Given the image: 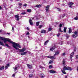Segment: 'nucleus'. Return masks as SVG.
I'll list each match as a JSON object with an SVG mask.
<instances>
[{
  "label": "nucleus",
  "mask_w": 78,
  "mask_h": 78,
  "mask_svg": "<svg viewBox=\"0 0 78 78\" xmlns=\"http://www.w3.org/2000/svg\"><path fill=\"white\" fill-rule=\"evenodd\" d=\"M29 76H30V77H33V74H30L29 75Z\"/></svg>",
  "instance_id": "72a5a7b5"
},
{
  "label": "nucleus",
  "mask_w": 78,
  "mask_h": 78,
  "mask_svg": "<svg viewBox=\"0 0 78 78\" xmlns=\"http://www.w3.org/2000/svg\"><path fill=\"white\" fill-rule=\"evenodd\" d=\"M28 37H29V36H28Z\"/></svg>",
  "instance_id": "774afa93"
},
{
  "label": "nucleus",
  "mask_w": 78,
  "mask_h": 78,
  "mask_svg": "<svg viewBox=\"0 0 78 78\" xmlns=\"http://www.w3.org/2000/svg\"><path fill=\"white\" fill-rule=\"evenodd\" d=\"M59 54V52L58 51L56 52L55 53L54 55V56H55L56 55H58V54Z\"/></svg>",
  "instance_id": "f3484780"
},
{
  "label": "nucleus",
  "mask_w": 78,
  "mask_h": 78,
  "mask_svg": "<svg viewBox=\"0 0 78 78\" xmlns=\"http://www.w3.org/2000/svg\"><path fill=\"white\" fill-rule=\"evenodd\" d=\"M23 6L26 7V6H27V4H26V3H25L24 4Z\"/></svg>",
  "instance_id": "c9c22d12"
},
{
  "label": "nucleus",
  "mask_w": 78,
  "mask_h": 78,
  "mask_svg": "<svg viewBox=\"0 0 78 78\" xmlns=\"http://www.w3.org/2000/svg\"><path fill=\"white\" fill-rule=\"evenodd\" d=\"M36 24L37 26H39V22H37L36 23Z\"/></svg>",
  "instance_id": "a878e982"
},
{
  "label": "nucleus",
  "mask_w": 78,
  "mask_h": 78,
  "mask_svg": "<svg viewBox=\"0 0 78 78\" xmlns=\"http://www.w3.org/2000/svg\"><path fill=\"white\" fill-rule=\"evenodd\" d=\"M59 36H60V34H57V37H59Z\"/></svg>",
  "instance_id": "49530a36"
},
{
  "label": "nucleus",
  "mask_w": 78,
  "mask_h": 78,
  "mask_svg": "<svg viewBox=\"0 0 78 78\" xmlns=\"http://www.w3.org/2000/svg\"><path fill=\"white\" fill-rule=\"evenodd\" d=\"M63 70L61 69V71H62V72L64 74H66V72H65V71H66V70H64V68H63Z\"/></svg>",
  "instance_id": "2eb2a0df"
},
{
  "label": "nucleus",
  "mask_w": 78,
  "mask_h": 78,
  "mask_svg": "<svg viewBox=\"0 0 78 78\" xmlns=\"http://www.w3.org/2000/svg\"><path fill=\"white\" fill-rule=\"evenodd\" d=\"M32 22V20L31 19H30L29 20V23L30 25H33V23Z\"/></svg>",
  "instance_id": "6e6552de"
},
{
  "label": "nucleus",
  "mask_w": 78,
  "mask_h": 78,
  "mask_svg": "<svg viewBox=\"0 0 78 78\" xmlns=\"http://www.w3.org/2000/svg\"><path fill=\"white\" fill-rule=\"evenodd\" d=\"M53 63V61H50V62H49V64H52Z\"/></svg>",
  "instance_id": "7c9ffc66"
},
{
  "label": "nucleus",
  "mask_w": 78,
  "mask_h": 78,
  "mask_svg": "<svg viewBox=\"0 0 78 78\" xmlns=\"http://www.w3.org/2000/svg\"><path fill=\"white\" fill-rule=\"evenodd\" d=\"M55 46H53L52 47H51L50 49V51H53V50H55Z\"/></svg>",
  "instance_id": "423d86ee"
},
{
  "label": "nucleus",
  "mask_w": 78,
  "mask_h": 78,
  "mask_svg": "<svg viewBox=\"0 0 78 78\" xmlns=\"http://www.w3.org/2000/svg\"><path fill=\"white\" fill-rule=\"evenodd\" d=\"M65 61L63 60V62H62V64L63 66H64V67H63V70H73V69L71 68L70 67H67L66 66H65Z\"/></svg>",
  "instance_id": "f03ea898"
},
{
  "label": "nucleus",
  "mask_w": 78,
  "mask_h": 78,
  "mask_svg": "<svg viewBox=\"0 0 78 78\" xmlns=\"http://www.w3.org/2000/svg\"><path fill=\"white\" fill-rule=\"evenodd\" d=\"M48 30L49 31H51V30H52V29L51 27L49 28L48 29Z\"/></svg>",
  "instance_id": "cd10ccee"
},
{
  "label": "nucleus",
  "mask_w": 78,
  "mask_h": 78,
  "mask_svg": "<svg viewBox=\"0 0 78 78\" xmlns=\"http://www.w3.org/2000/svg\"><path fill=\"white\" fill-rule=\"evenodd\" d=\"M59 27L60 28H61V27H62V24H61V23L60 24Z\"/></svg>",
  "instance_id": "c85d7f7f"
},
{
  "label": "nucleus",
  "mask_w": 78,
  "mask_h": 78,
  "mask_svg": "<svg viewBox=\"0 0 78 78\" xmlns=\"http://www.w3.org/2000/svg\"><path fill=\"white\" fill-rule=\"evenodd\" d=\"M77 70L78 71V67L77 68Z\"/></svg>",
  "instance_id": "680f3d73"
},
{
  "label": "nucleus",
  "mask_w": 78,
  "mask_h": 78,
  "mask_svg": "<svg viewBox=\"0 0 78 78\" xmlns=\"http://www.w3.org/2000/svg\"><path fill=\"white\" fill-rule=\"evenodd\" d=\"M62 55L63 56H65V55H66V53H63Z\"/></svg>",
  "instance_id": "79ce46f5"
},
{
  "label": "nucleus",
  "mask_w": 78,
  "mask_h": 78,
  "mask_svg": "<svg viewBox=\"0 0 78 78\" xmlns=\"http://www.w3.org/2000/svg\"><path fill=\"white\" fill-rule=\"evenodd\" d=\"M21 14H22V15H24L25 14H26V12H22L21 13Z\"/></svg>",
  "instance_id": "4c0bfd02"
},
{
  "label": "nucleus",
  "mask_w": 78,
  "mask_h": 78,
  "mask_svg": "<svg viewBox=\"0 0 78 78\" xmlns=\"http://www.w3.org/2000/svg\"><path fill=\"white\" fill-rule=\"evenodd\" d=\"M5 55H6V53H5Z\"/></svg>",
  "instance_id": "0e129e2a"
},
{
  "label": "nucleus",
  "mask_w": 78,
  "mask_h": 78,
  "mask_svg": "<svg viewBox=\"0 0 78 78\" xmlns=\"http://www.w3.org/2000/svg\"><path fill=\"white\" fill-rule=\"evenodd\" d=\"M65 76V78H67V76H68V75L67 76Z\"/></svg>",
  "instance_id": "3c124183"
},
{
  "label": "nucleus",
  "mask_w": 78,
  "mask_h": 78,
  "mask_svg": "<svg viewBox=\"0 0 78 78\" xmlns=\"http://www.w3.org/2000/svg\"><path fill=\"white\" fill-rule=\"evenodd\" d=\"M27 11L28 12H31V10L30 9H28L27 10Z\"/></svg>",
  "instance_id": "412c9836"
},
{
  "label": "nucleus",
  "mask_w": 78,
  "mask_h": 78,
  "mask_svg": "<svg viewBox=\"0 0 78 78\" xmlns=\"http://www.w3.org/2000/svg\"><path fill=\"white\" fill-rule=\"evenodd\" d=\"M71 61H72V60H71Z\"/></svg>",
  "instance_id": "69168bd1"
},
{
  "label": "nucleus",
  "mask_w": 78,
  "mask_h": 78,
  "mask_svg": "<svg viewBox=\"0 0 78 78\" xmlns=\"http://www.w3.org/2000/svg\"><path fill=\"white\" fill-rule=\"evenodd\" d=\"M67 30V27H64L63 30V31L64 33H66V30Z\"/></svg>",
  "instance_id": "4be33fe9"
},
{
  "label": "nucleus",
  "mask_w": 78,
  "mask_h": 78,
  "mask_svg": "<svg viewBox=\"0 0 78 78\" xmlns=\"http://www.w3.org/2000/svg\"><path fill=\"white\" fill-rule=\"evenodd\" d=\"M55 56H48V58H50V59H55Z\"/></svg>",
  "instance_id": "0eeeda50"
},
{
  "label": "nucleus",
  "mask_w": 78,
  "mask_h": 78,
  "mask_svg": "<svg viewBox=\"0 0 78 78\" xmlns=\"http://www.w3.org/2000/svg\"><path fill=\"white\" fill-rule=\"evenodd\" d=\"M0 45H4V44H3V43L0 41Z\"/></svg>",
  "instance_id": "393cba45"
},
{
  "label": "nucleus",
  "mask_w": 78,
  "mask_h": 78,
  "mask_svg": "<svg viewBox=\"0 0 78 78\" xmlns=\"http://www.w3.org/2000/svg\"><path fill=\"white\" fill-rule=\"evenodd\" d=\"M2 49V47H0V49Z\"/></svg>",
  "instance_id": "bf43d9fd"
},
{
  "label": "nucleus",
  "mask_w": 78,
  "mask_h": 78,
  "mask_svg": "<svg viewBox=\"0 0 78 78\" xmlns=\"http://www.w3.org/2000/svg\"><path fill=\"white\" fill-rule=\"evenodd\" d=\"M27 29L28 30H30V28L28 27H27Z\"/></svg>",
  "instance_id": "603ef678"
},
{
  "label": "nucleus",
  "mask_w": 78,
  "mask_h": 78,
  "mask_svg": "<svg viewBox=\"0 0 78 78\" xmlns=\"http://www.w3.org/2000/svg\"><path fill=\"white\" fill-rule=\"evenodd\" d=\"M27 35H29L30 34V33L29 32H28L26 34Z\"/></svg>",
  "instance_id": "a19ab883"
},
{
  "label": "nucleus",
  "mask_w": 78,
  "mask_h": 78,
  "mask_svg": "<svg viewBox=\"0 0 78 78\" xmlns=\"http://www.w3.org/2000/svg\"><path fill=\"white\" fill-rule=\"evenodd\" d=\"M52 67V66H51V65H50L49 66V68H50V69Z\"/></svg>",
  "instance_id": "a18cd8bd"
},
{
  "label": "nucleus",
  "mask_w": 78,
  "mask_h": 78,
  "mask_svg": "<svg viewBox=\"0 0 78 78\" xmlns=\"http://www.w3.org/2000/svg\"><path fill=\"white\" fill-rule=\"evenodd\" d=\"M12 0H10V1H12Z\"/></svg>",
  "instance_id": "338daca9"
},
{
  "label": "nucleus",
  "mask_w": 78,
  "mask_h": 78,
  "mask_svg": "<svg viewBox=\"0 0 78 78\" xmlns=\"http://www.w3.org/2000/svg\"><path fill=\"white\" fill-rule=\"evenodd\" d=\"M74 34L76 35H78V32H77L76 31H75L74 33Z\"/></svg>",
  "instance_id": "bb28decb"
},
{
  "label": "nucleus",
  "mask_w": 78,
  "mask_h": 78,
  "mask_svg": "<svg viewBox=\"0 0 78 78\" xmlns=\"http://www.w3.org/2000/svg\"><path fill=\"white\" fill-rule=\"evenodd\" d=\"M49 8H50V5H47L46 7V11L47 12H48V11L49 10Z\"/></svg>",
  "instance_id": "20e7f679"
},
{
  "label": "nucleus",
  "mask_w": 78,
  "mask_h": 78,
  "mask_svg": "<svg viewBox=\"0 0 78 78\" xmlns=\"http://www.w3.org/2000/svg\"><path fill=\"white\" fill-rule=\"evenodd\" d=\"M76 59H78V55H76Z\"/></svg>",
  "instance_id": "de8ad7c7"
},
{
  "label": "nucleus",
  "mask_w": 78,
  "mask_h": 78,
  "mask_svg": "<svg viewBox=\"0 0 78 78\" xmlns=\"http://www.w3.org/2000/svg\"><path fill=\"white\" fill-rule=\"evenodd\" d=\"M69 33H72V30H71V28H69Z\"/></svg>",
  "instance_id": "b1692460"
},
{
  "label": "nucleus",
  "mask_w": 78,
  "mask_h": 78,
  "mask_svg": "<svg viewBox=\"0 0 78 78\" xmlns=\"http://www.w3.org/2000/svg\"><path fill=\"white\" fill-rule=\"evenodd\" d=\"M2 9V7L1 6H0V10H1Z\"/></svg>",
  "instance_id": "6e6d98bb"
},
{
  "label": "nucleus",
  "mask_w": 78,
  "mask_h": 78,
  "mask_svg": "<svg viewBox=\"0 0 78 78\" xmlns=\"http://www.w3.org/2000/svg\"><path fill=\"white\" fill-rule=\"evenodd\" d=\"M5 45L7 47H9V46L8 45V44H5Z\"/></svg>",
  "instance_id": "f704fd0d"
},
{
  "label": "nucleus",
  "mask_w": 78,
  "mask_h": 78,
  "mask_svg": "<svg viewBox=\"0 0 78 78\" xmlns=\"http://www.w3.org/2000/svg\"><path fill=\"white\" fill-rule=\"evenodd\" d=\"M42 27V25H40L39 26V28H41Z\"/></svg>",
  "instance_id": "2f4dec72"
},
{
  "label": "nucleus",
  "mask_w": 78,
  "mask_h": 78,
  "mask_svg": "<svg viewBox=\"0 0 78 78\" xmlns=\"http://www.w3.org/2000/svg\"><path fill=\"white\" fill-rule=\"evenodd\" d=\"M27 66L29 69H32L33 68V66H32V65L30 64H28L27 65Z\"/></svg>",
  "instance_id": "39448f33"
},
{
  "label": "nucleus",
  "mask_w": 78,
  "mask_h": 78,
  "mask_svg": "<svg viewBox=\"0 0 78 78\" xmlns=\"http://www.w3.org/2000/svg\"><path fill=\"white\" fill-rule=\"evenodd\" d=\"M73 55H74V52H73L72 53H71V54L70 55V59H71L72 58L73 56Z\"/></svg>",
  "instance_id": "1a4fd4ad"
},
{
  "label": "nucleus",
  "mask_w": 78,
  "mask_h": 78,
  "mask_svg": "<svg viewBox=\"0 0 78 78\" xmlns=\"http://www.w3.org/2000/svg\"><path fill=\"white\" fill-rule=\"evenodd\" d=\"M66 14L61 15L60 17V19H62V18H63V17L65 16H66Z\"/></svg>",
  "instance_id": "9b49d317"
},
{
  "label": "nucleus",
  "mask_w": 78,
  "mask_h": 78,
  "mask_svg": "<svg viewBox=\"0 0 78 78\" xmlns=\"http://www.w3.org/2000/svg\"><path fill=\"white\" fill-rule=\"evenodd\" d=\"M16 20H18V21L19 20V18H17L16 19Z\"/></svg>",
  "instance_id": "09e8293b"
},
{
  "label": "nucleus",
  "mask_w": 78,
  "mask_h": 78,
  "mask_svg": "<svg viewBox=\"0 0 78 78\" xmlns=\"http://www.w3.org/2000/svg\"><path fill=\"white\" fill-rule=\"evenodd\" d=\"M74 3H73L72 2H69L68 3V5H69V7L70 8H72L73 6H72V5H74Z\"/></svg>",
  "instance_id": "7ed1b4c3"
},
{
  "label": "nucleus",
  "mask_w": 78,
  "mask_h": 78,
  "mask_svg": "<svg viewBox=\"0 0 78 78\" xmlns=\"http://www.w3.org/2000/svg\"><path fill=\"white\" fill-rule=\"evenodd\" d=\"M49 72L51 73H56V71L51 70H50Z\"/></svg>",
  "instance_id": "9d476101"
},
{
  "label": "nucleus",
  "mask_w": 78,
  "mask_h": 78,
  "mask_svg": "<svg viewBox=\"0 0 78 78\" xmlns=\"http://www.w3.org/2000/svg\"><path fill=\"white\" fill-rule=\"evenodd\" d=\"M15 17L16 18H19V16L18 15H16Z\"/></svg>",
  "instance_id": "473e14b6"
},
{
  "label": "nucleus",
  "mask_w": 78,
  "mask_h": 78,
  "mask_svg": "<svg viewBox=\"0 0 78 78\" xmlns=\"http://www.w3.org/2000/svg\"><path fill=\"white\" fill-rule=\"evenodd\" d=\"M41 33H45V32H46V30H41Z\"/></svg>",
  "instance_id": "a211bd4d"
},
{
  "label": "nucleus",
  "mask_w": 78,
  "mask_h": 78,
  "mask_svg": "<svg viewBox=\"0 0 78 78\" xmlns=\"http://www.w3.org/2000/svg\"><path fill=\"white\" fill-rule=\"evenodd\" d=\"M37 48V47H36V48Z\"/></svg>",
  "instance_id": "e2e57ef3"
},
{
  "label": "nucleus",
  "mask_w": 78,
  "mask_h": 78,
  "mask_svg": "<svg viewBox=\"0 0 78 78\" xmlns=\"http://www.w3.org/2000/svg\"><path fill=\"white\" fill-rule=\"evenodd\" d=\"M48 42H49V41L48 40H47V41H46L44 44V45H47V43H48Z\"/></svg>",
  "instance_id": "5701e85b"
},
{
  "label": "nucleus",
  "mask_w": 78,
  "mask_h": 78,
  "mask_svg": "<svg viewBox=\"0 0 78 78\" xmlns=\"http://www.w3.org/2000/svg\"><path fill=\"white\" fill-rule=\"evenodd\" d=\"M40 68H42V66H40Z\"/></svg>",
  "instance_id": "4d7b16f0"
},
{
  "label": "nucleus",
  "mask_w": 78,
  "mask_h": 78,
  "mask_svg": "<svg viewBox=\"0 0 78 78\" xmlns=\"http://www.w3.org/2000/svg\"><path fill=\"white\" fill-rule=\"evenodd\" d=\"M59 31H60V32H63V31H61V27H60L59 29Z\"/></svg>",
  "instance_id": "c756f323"
},
{
  "label": "nucleus",
  "mask_w": 78,
  "mask_h": 78,
  "mask_svg": "<svg viewBox=\"0 0 78 78\" xmlns=\"http://www.w3.org/2000/svg\"><path fill=\"white\" fill-rule=\"evenodd\" d=\"M66 39H68L69 37V36L67 35L66 36Z\"/></svg>",
  "instance_id": "e433bc0d"
},
{
  "label": "nucleus",
  "mask_w": 78,
  "mask_h": 78,
  "mask_svg": "<svg viewBox=\"0 0 78 78\" xmlns=\"http://www.w3.org/2000/svg\"><path fill=\"white\" fill-rule=\"evenodd\" d=\"M27 54V52H23L21 53L20 54L21 55H25Z\"/></svg>",
  "instance_id": "aec40b11"
},
{
  "label": "nucleus",
  "mask_w": 78,
  "mask_h": 78,
  "mask_svg": "<svg viewBox=\"0 0 78 78\" xmlns=\"http://www.w3.org/2000/svg\"><path fill=\"white\" fill-rule=\"evenodd\" d=\"M41 78H44V76H42V75H41Z\"/></svg>",
  "instance_id": "37998d69"
},
{
  "label": "nucleus",
  "mask_w": 78,
  "mask_h": 78,
  "mask_svg": "<svg viewBox=\"0 0 78 78\" xmlns=\"http://www.w3.org/2000/svg\"><path fill=\"white\" fill-rule=\"evenodd\" d=\"M63 6H64V5H65V4H63Z\"/></svg>",
  "instance_id": "052dcab7"
},
{
  "label": "nucleus",
  "mask_w": 78,
  "mask_h": 78,
  "mask_svg": "<svg viewBox=\"0 0 78 78\" xmlns=\"http://www.w3.org/2000/svg\"><path fill=\"white\" fill-rule=\"evenodd\" d=\"M22 3H19V6H22Z\"/></svg>",
  "instance_id": "ea45409f"
},
{
  "label": "nucleus",
  "mask_w": 78,
  "mask_h": 78,
  "mask_svg": "<svg viewBox=\"0 0 78 78\" xmlns=\"http://www.w3.org/2000/svg\"><path fill=\"white\" fill-rule=\"evenodd\" d=\"M72 36L74 38H75L76 37H77V36H78V35H75V34H73L72 35Z\"/></svg>",
  "instance_id": "ddd939ff"
},
{
  "label": "nucleus",
  "mask_w": 78,
  "mask_h": 78,
  "mask_svg": "<svg viewBox=\"0 0 78 78\" xmlns=\"http://www.w3.org/2000/svg\"><path fill=\"white\" fill-rule=\"evenodd\" d=\"M15 76V74H13L12 75V76Z\"/></svg>",
  "instance_id": "5fc2aeb1"
},
{
  "label": "nucleus",
  "mask_w": 78,
  "mask_h": 78,
  "mask_svg": "<svg viewBox=\"0 0 78 78\" xmlns=\"http://www.w3.org/2000/svg\"><path fill=\"white\" fill-rule=\"evenodd\" d=\"M9 64H7L5 66V69H7L8 68V67H9Z\"/></svg>",
  "instance_id": "6ab92c4d"
},
{
  "label": "nucleus",
  "mask_w": 78,
  "mask_h": 78,
  "mask_svg": "<svg viewBox=\"0 0 78 78\" xmlns=\"http://www.w3.org/2000/svg\"><path fill=\"white\" fill-rule=\"evenodd\" d=\"M4 8H6V6H4Z\"/></svg>",
  "instance_id": "13d9d810"
},
{
  "label": "nucleus",
  "mask_w": 78,
  "mask_h": 78,
  "mask_svg": "<svg viewBox=\"0 0 78 78\" xmlns=\"http://www.w3.org/2000/svg\"><path fill=\"white\" fill-rule=\"evenodd\" d=\"M7 34H8V35H9V34H11V33H7Z\"/></svg>",
  "instance_id": "864d4df0"
},
{
  "label": "nucleus",
  "mask_w": 78,
  "mask_h": 78,
  "mask_svg": "<svg viewBox=\"0 0 78 78\" xmlns=\"http://www.w3.org/2000/svg\"><path fill=\"white\" fill-rule=\"evenodd\" d=\"M13 69H14V70L16 71V70H18V67L15 66L13 67Z\"/></svg>",
  "instance_id": "dca6fc26"
},
{
  "label": "nucleus",
  "mask_w": 78,
  "mask_h": 78,
  "mask_svg": "<svg viewBox=\"0 0 78 78\" xmlns=\"http://www.w3.org/2000/svg\"><path fill=\"white\" fill-rule=\"evenodd\" d=\"M0 39L1 40H2V41H3L5 44H6L7 41H8L9 42H10V43L12 44V47L13 48H15L16 50H18L20 53H23V52H24V51H25V48H23L22 49H20L19 48H17V47H19V48H21V46L19 45V44H17V43H16L13 42L11 40L9 39H8L4 37H0Z\"/></svg>",
  "instance_id": "f257e3e1"
},
{
  "label": "nucleus",
  "mask_w": 78,
  "mask_h": 78,
  "mask_svg": "<svg viewBox=\"0 0 78 78\" xmlns=\"http://www.w3.org/2000/svg\"><path fill=\"white\" fill-rule=\"evenodd\" d=\"M57 10H58V11H60V10H61V9H59L58 8V9H57Z\"/></svg>",
  "instance_id": "8fccbe9b"
},
{
  "label": "nucleus",
  "mask_w": 78,
  "mask_h": 78,
  "mask_svg": "<svg viewBox=\"0 0 78 78\" xmlns=\"http://www.w3.org/2000/svg\"><path fill=\"white\" fill-rule=\"evenodd\" d=\"M35 7H37V8H41V5L40 4L36 5Z\"/></svg>",
  "instance_id": "4468645a"
},
{
  "label": "nucleus",
  "mask_w": 78,
  "mask_h": 78,
  "mask_svg": "<svg viewBox=\"0 0 78 78\" xmlns=\"http://www.w3.org/2000/svg\"><path fill=\"white\" fill-rule=\"evenodd\" d=\"M5 68V66H1L0 67V70H3Z\"/></svg>",
  "instance_id": "f8f14e48"
},
{
  "label": "nucleus",
  "mask_w": 78,
  "mask_h": 78,
  "mask_svg": "<svg viewBox=\"0 0 78 78\" xmlns=\"http://www.w3.org/2000/svg\"><path fill=\"white\" fill-rule=\"evenodd\" d=\"M74 19L75 20H78V18L77 17H76V18H74Z\"/></svg>",
  "instance_id": "c03bdc74"
},
{
  "label": "nucleus",
  "mask_w": 78,
  "mask_h": 78,
  "mask_svg": "<svg viewBox=\"0 0 78 78\" xmlns=\"http://www.w3.org/2000/svg\"><path fill=\"white\" fill-rule=\"evenodd\" d=\"M12 31H14V27H12Z\"/></svg>",
  "instance_id": "58836bf2"
}]
</instances>
